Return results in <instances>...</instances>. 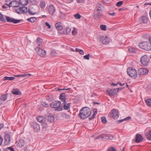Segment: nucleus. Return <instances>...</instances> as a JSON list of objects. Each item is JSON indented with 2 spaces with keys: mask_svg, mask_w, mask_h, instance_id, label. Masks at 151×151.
I'll return each mask as SVG.
<instances>
[{
  "mask_svg": "<svg viewBox=\"0 0 151 151\" xmlns=\"http://www.w3.org/2000/svg\"><path fill=\"white\" fill-rule=\"evenodd\" d=\"M91 114V110L88 107H85L81 109L78 116L81 119H84L89 117Z\"/></svg>",
  "mask_w": 151,
  "mask_h": 151,
  "instance_id": "f257e3e1",
  "label": "nucleus"
},
{
  "mask_svg": "<svg viewBox=\"0 0 151 151\" xmlns=\"http://www.w3.org/2000/svg\"><path fill=\"white\" fill-rule=\"evenodd\" d=\"M102 5L98 4L94 10L93 17L94 19H100L102 14Z\"/></svg>",
  "mask_w": 151,
  "mask_h": 151,
  "instance_id": "f03ea898",
  "label": "nucleus"
},
{
  "mask_svg": "<svg viewBox=\"0 0 151 151\" xmlns=\"http://www.w3.org/2000/svg\"><path fill=\"white\" fill-rule=\"evenodd\" d=\"M139 46L140 48L146 50L150 51L151 50V44L149 42H143L140 43Z\"/></svg>",
  "mask_w": 151,
  "mask_h": 151,
  "instance_id": "7ed1b4c3",
  "label": "nucleus"
},
{
  "mask_svg": "<svg viewBox=\"0 0 151 151\" xmlns=\"http://www.w3.org/2000/svg\"><path fill=\"white\" fill-rule=\"evenodd\" d=\"M61 102L59 101H55L52 102L50 106L52 108H55L56 110L61 111L63 110V107L61 106Z\"/></svg>",
  "mask_w": 151,
  "mask_h": 151,
  "instance_id": "20e7f679",
  "label": "nucleus"
},
{
  "mask_svg": "<svg viewBox=\"0 0 151 151\" xmlns=\"http://www.w3.org/2000/svg\"><path fill=\"white\" fill-rule=\"evenodd\" d=\"M128 74L133 79H135L137 76V72L136 70L133 68H129L127 69Z\"/></svg>",
  "mask_w": 151,
  "mask_h": 151,
  "instance_id": "39448f33",
  "label": "nucleus"
},
{
  "mask_svg": "<svg viewBox=\"0 0 151 151\" xmlns=\"http://www.w3.org/2000/svg\"><path fill=\"white\" fill-rule=\"evenodd\" d=\"M150 58L147 55H144L141 58L140 61L141 64L144 66H147L150 61Z\"/></svg>",
  "mask_w": 151,
  "mask_h": 151,
  "instance_id": "423d86ee",
  "label": "nucleus"
},
{
  "mask_svg": "<svg viewBox=\"0 0 151 151\" xmlns=\"http://www.w3.org/2000/svg\"><path fill=\"white\" fill-rule=\"evenodd\" d=\"M97 138L98 139H103L104 140L112 139L113 136L110 134H103L98 136Z\"/></svg>",
  "mask_w": 151,
  "mask_h": 151,
  "instance_id": "0eeeda50",
  "label": "nucleus"
},
{
  "mask_svg": "<svg viewBox=\"0 0 151 151\" xmlns=\"http://www.w3.org/2000/svg\"><path fill=\"white\" fill-rule=\"evenodd\" d=\"M35 51L40 55L42 57H44L46 55V51L41 49L40 47H37L35 48Z\"/></svg>",
  "mask_w": 151,
  "mask_h": 151,
  "instance_id": "6e6552de",
  "label": "nucleus"
},
{
  "mask_svg": "<svg viewBox=\"0 0 151 151\" xmlns=\"http://www.w3.org/2000/svg\"><path fill=\"white\" fill-rule=\"evenodd\" d=\"M9 4L8 3H6V4L8 5L9 7L12 6L14 7H18L20 4V2H19L17 1H13L11 2H9Z\"/></svg>",
  "mask_w": 151,
  "mask_h": 151,
  "instance_id": "1a4fd4ad",
  "label": "nucleus"
},
{
  "mask_svg": "<svg viewBox=\"0 0 151 151\" xmlns=\"http://www.w3.org/2000/svg\"><path fill=\"white\" fill-rule=\"evenodd\" d=\"M111 117L114 119H116L119 117V114L117 110L113 109L111 111V113L110 114Z\"/></svg>",
  "mask_w": 151,
  "mask_h": 151,
  "instance_id": "9d476101",
  "label": "nucleus"
},
{
  "mask_svg": "<svg viewBox=\"0 0 151 151\" xmlns=\"http://www.w3.org/2000/svg\"><path fill=\"white\" fill-rule=\"evenodd\" d=\"M27 8L24 6H20L19 9H16V12L18 14L24 13L27 12Z\"/></svg>",
  "mask_w": 151,
  "mask_h": 151,
  "instance_id": "9b49d317",
  "label": "nucleus"
},
{
  "mask_svg": "<svg viewBox=\"0 0 151 151\" xmlns=\"http://www.w3.org/2000/svg\"><path fill=\"white\" fill-rule=\"evenodd\" d=\"M100 42L104 44H106L110 42V40L107 36H101L99 39Z\"/></svg>",
  "mask_w": 151,
  "mask_h": 151,
  "instance_id": "f8f14e48",
  "label": "nucleus"
},
{
  "mask_svg": "<svg viewBox=\"0 0 151 151\" xmlns=\"http://www.w3.org/2000/svg\"><path fill=\"white\" fill-rule=\"evenodd\" d=\"M6 19L7 22L13 23L14 24L20 22L21 21V20L15 19L8 16H6Z\"/></svg>",
  "mask_w": 151,
  "mask_h": 151,
  "instance_id": "ddd939ff",
  "label": "nucleus"
},
{
  "mask_svg": "<svg viewBox=\"0 0 151 151\" xmlns=\"http://www.w3.org/2000/svg\"><path fill=\"white\" fill-rule=\"evenodd\" d=\"M48 13L51 15H53L55 11V9L53 5H50L47 7Z\"/></svg>",
  "mask_w": 151,
  "mask_h": 151,
  "instance_id": "4468645a",
  "label": "nucleus"
},
{
  "mask_svg": "<svg viewBox=\"0 0 151 151\" xmlns=\"http://www.w3.org/2000/svg\"><path fill=\"white\" fill-rule=\"evenodd\" d=\"M148 73V70L147 68H140L138 70V75H146Z\"/></svg>",
  "mask_w": 151,
  "mask_h": 151,
  "instance_id": "2eb2a0df",
  "label": "nucleus"
},
{
  "mask_svg": "<svg viewBox=\"0 0 151 151\" xmlns=\"http://www.w3.org/2000/svg\"><path fill=\"white\" fill-rule=\"evenodd\" d=\"M47 120L50 122H53L55 120V117L53 115L50 113H48L46 116Z\"/></svg>",
  "mask_w": 151,
  "mask_h": 151,
  "instance_id": "dca6fc26",
  "label": "nucleus"
},
{
  "mask_svg": "<svg viewBox=\"0 0 151 151\" xmlns=\"http://www.w3.org/2000/svg\"><path fill=\"white\" fill-rule=\"evenodd\" d=\"M11 141V136L9 134H6L4 137V143L5 145L9 144Z\"/></svg>",
  "mask_w": 151,
  "mask_h": 151,
  "instance_id": "f3484780",
  "label": "nucleus"
},
{
  "mask_svg": "<svg viewBox=\"0 0 151 151\" xmlns=\"http://www.w3.org/2000/svg\"><path fill=\"white\" fill-rule=\"evenodd\" d=\"M143 139V138L141 135L139 134H137L136 135L135 141L137 143L140 142Z\"/></svg>",
  "mask_w": 151,
  "mask_h": 151,
  "instance_id": "a211bd4d",
  "label": "nucleus"
},
{
  "mask_svg": "<svg viewBox=\"0 0 151 151\" xmlns=\"http://www.w3.org/2000/svg\"><path fill=\"white\" fill-rule=\"evenodd\" d=\"M24 142L22 139H19L17 142V147L21 148L23 147L24 145Z\"/></svg>",
  "mask_w": 151,
  "mask_h": 151,
  "instance_id": "6ab92c4d",
  "label": "nucleus"
},
{
  "mask_svg": "<svg viewBox=\"0 0 151 151\" xmlns=\"http://www.w3.org/2000/svg\"><path fill=\"white\" fill-rule=\"evenodd\" d=\"M63 106V108L65 110H70V103H68L67 104L66 101L64 102L62 104Z\"/></svg>",
  "mask_w": 151,
  "mask_h": 151,
  "instance_id": "aec40b11",
  "label": "nucleus"
},
{
  "mask_svg": "<svg viewBox=\"0 0 151 151\" xmlns=\"http://www.w3.org/2000/svg\"><path fill=\"white\" fill-rule=\"evenodd\" d=\"M106 92L108 93V94L110 96H114L115 95L116 93V89H107Z\"/></svg>",
  "mask_w": 151,
  "mask_h": 151,
  "instance_id": "412c9836",
  "label": "nucleus"
},
{
  "mask_svg": "<svg viewBox=\"0 0 151 151\" xmlns=\"http://www.w3.org/2000/svg\"><path fill=\"white\" fill-rule=\"evenodd\" d=\"M66 96L65 93H62L60 94L59 98L60 100L64 102L66 101Z\"/></svg>",
  "mask_w": 151,
  "mask_h": 151,
  "instance_id": "4be33fe9",
  "label": "nucleus"
},
{
  "mask_svg": "<svg viewBox=\"0 0 151 151\" xmlns=\"http://www.w3.org/2000/svg\"><path fill=\"white\" fill-rule=\"evenodd\" d=\"M12 93L15 95H21L22 94L21 92L18 89L14 88L12 91Z\"/></svg>",
  "mask_w": 151,
  "mask_h": 151,
  "instance_id": "5701e85b",
  "label": "nucleus"
},
{
  "mask_svg": "<svg viewBox=\"0 0 151 151\" xmlns=\"http://www.w3.org/2000/svg\"><path fill=\"white\" fill-rule=\"evenodd\" d=\"M37 121L42 123L46 122L45 118L43 116H38L37 117Z\"/></svg>",
  "mask_w": 151,
  "mask_h": 151,
  "instance_id": "b1692460",
  "label": "nucleus"
},
{
  "mask_svg": "<svg viewBox=\"0 0 151 151\" xmlns=\"http://www.w3.org/2000/svg\"><path fill=\"white\" fill-rule=\"evenodd\" d=\"M145 135L147 139L151 140V130L146 132Z\"/></svg>",
  "mask_w": 151,
  "mask_h": 151,
  "instance_id": "393cba45",
  "label": "nucleus"
},
{
  "mask_svg": "<svg viewBox=\"0 0 151 151\" xmlns=\"http://www.w3.org/2000/svg\"><path fill=\"white\" fill-rule=\"evenodd\" d=\"M137 51V49L133 47H130L128 49V51L130 53H136Z\"/></svg>",
  "mask_w": 151,
  "mask_h": 151,
  "instance_id": "a878e982",
  "label": "nucleus"
},
{
  "mask_svg": "<svg viewBox=\"0 0 151 151\" xmlns=\"http://www.w3.org/2000/svg\"><path fill=\"white\" fill-rule=\"evenodd\" d=\"M33 127L36 132H38L40 130V127L39 125L37 123H34L33 125Z\"/></svg>",
  "mask_w": 151,
  "mask_h": 151,
  "instance_id": "bb28decb",
  "label": "nucleus"
},
{
  "mask_svg": "<svg viewBox=\"0 0 151 151\" xmlns=\"http://www.w3.org/2000/svg\"><path fill=\"white\" fill-rule=\"evenodd\" d=\"M55 26L56 29L58 30H61L63 29V27L61 25L60 23H57L55 24Z\"/></svg>",
  "mask_w": 151,
  "mask_h": 151,
  "instance_id": "cd10ccee",
  "label": "nucleus"
},
{
  "mask_svg": "<svg viewBox=\"0 0 151 151\" xmlns=\"http://www.w3.org/2000/svg\"><path fill=\"white\" fill-rule=\"evenodd\" d=\"M42 124V129L43 131H46L48 128V125L46 122H44Z\"/></svg>",
  "mask_w": 151,
  "mask_h": 151,
  "instance_id": "c85d7f7f",
  "label": "nucleus"
},
{
  "mask_svg": "<svg viewBox=\"0 0 151 151\" xmlns=\"http://www.w3.org/2000/svg\"><path fill=\"white\" fill-rule=\"evenodd\" d=\"M8 96V93H6L4 95H2L1 96L0 99L1 100L5 101L6 100Z\"/></svg>",
  "mask_w": 151,
  "mask_h": 151,
  "instance_id": "c756f323",
  "label": "nucleus"
},
{
  "mask_svg": "<svg viewBox=\"0 0 151 151\" xmlns=\"http://www.w3.org/2000/svg\"><path fill=\"white\" fill-rule=\"evenodd\" d=\"M131 119V117L130 116H128L127 117H126L125 118H124L123 119H121L117 121V123H120L124 121H125V120H130Z\"/></svg>",
  "mask_w": 151,
  "mask_h": 151,
  "instance_id": "7c9ffc66",
  "label": "nucleus"
},
{
  "mask_svg": "<svg viewBox=\"0 0 151 151\" xmlns=\"http://www.w3.org/2000/svg\"><path fill=\"white\" fill-rule=\"evenodd\" d=\"M93 114L92 115V116H91L89 118V120H91V119L94 118L95 116H96V114L97 112V110L96 109H93Z\"/></svg>",
  "mask_w": 151,
  "mask_h": 151,
  "instance_id": "2f4dec72",
  "label": "nucleus"
},
{
  "mask_svg": "<svg viewBox=\"0 0 151 151\" xmlns=\"http://www.w3.org/2000/svg\"><path fill=\"white\" fill-rule=\"evenodd\" d=\"M141 19L142 21L144 23H147L148 21V19L147 17L145 16L142 17L141 18Z\"/></svg>",
  "mask_w": 151,
  "mask_h": 151,
  "instance_id": "473e14b6",
  "label": "nucleus"
},
{
  "mask_svg": "<svg viewBox=\"0 0 151 151\" xmlns=\"http://www.w3.org/2000/svg\"><path fill=\"white\" fill-rule=\"evenodd\" d=\"M71 29L69 27H66L64 31V33L66 34H69L71 32Z\"/></svg>",
  "mask_w": 151,
  "mask_h": 151,
  "instance_id": "72a5a7b5",
  "label": "nucleus"
},
{
  "mask_svg": "<svg viewBox=\"0 0 151 151\" xmlns=\"http://www.w3.org/2000/svg\"><path fill=\"white\" fill-rule=\"evenodd\" d=\"M15 79V78L12 77L5 76L4 77V81L9 80L10 81L13 80Z\"/></svg>",
  "mask_w": 151,
  "mask_h": 151,
  "instance_id": "f704fd0d",
  "label": "nucleus"
},
{
  "mask_svg": "<svg viewBox=\"0 0 151 151\" xmlns=\"http://www.w3.org/2000/svg\"><path fill=\"white\" fill-rule=\"evenodd\" d=\"M36 20V18L35 17H32L28 19L27 20L32 23L34 22Z\"/></svg>",
  "mask_w": 151,
  "mask_h": 151,
  "instance_id": "c9c22d12",
  "label": "nucleus"
},
{
  "mask_svg": "<svg viewBox=\"0 0 151 151\" xmlns=\"http://www.w3.org/2000/svg\"><path fill=\"white\" fill-rule=\"evenodd\" d=\"M145 102L147 105L151 107V99H146L145 100Z\"/></svg>",
  "mask_w": 151,
  "mask_h": 151,
  "instance_id": "e433bc0d",
  "label": "nucleus"
},
{
  "mask_svg": "<svg viewBox=\"0 0 151 151\" xmlns=\"http://www.w3.org/2000/svg\"><path fill=\"white\" fill-rule=\"evenodd\" d=\"M32 10V8H31L30 9L28 10V12L31 15H34L37 13V12L36 11H33Z\"/></svg>",
  "mask_w": 151,
  "mask_h": 151,
  "instance_id": "4c0bfd02",
  "label": "nucleus"
},
{
  "mask_svg": "<svg viewBox=\"0 0 151 151\" xmlns=\"http://www.w3.org/2000/svg\"><path fill=\"white\" fill-rule=\"evenodd\" d=\"M42 39L40 37L37 38L36 43L38 44L39 46H40L42 44Z\"/></svg>",
  "mask_w": 151,
  "mask_h": 151,
  "instance_id": "58836bf2",
  "label": "nucleus"
},
{
  "mask_svg": "<svg viewBox=\"0 0 151 151\" xmlns=\"http://www.w3.org/2000/svg\"><path fill=\"white\" fill-rule=\"evenodd\" d=\"M45 3L44 1H42L40 2V6L42 8H44L45 6Z\"/></svg>",
  "mask_w": 151,
  "mask_h": 151,
  "instance_id": "ea45409f",
  "label": "nucleus"
},
{
  "mask_svg": "<svg viewBox=\"0 0 151 151\" xmlns=\"http://www.w3.org/2000/svg\"><path fill=\"white\" fill-rule=\"evenodd\" d=\"M31 76V74L27 72L23 74H22V77L24 78H28Z\"/></svg>",
  "mask_w": 151,
  "mask_h": 151,
  "instance_id": "a19ab883",
  "label": "nucleus"
},
{
  "mask_svg": "<svg viewBox=\"0 0 151 151\" xmlns=\"http://www.w3.org/2000/svg\"><path fill=\"white\" fill-rule=\"evenodd\" d=\"M76 52H79V53L81 55H83L84 53V52L82 50H80L78 48L76 49Z\"/></svg>",
  "mask_w": 151,
  "mask_h": 151,
  "instance_id": "79ce46f5",
  "label": "nucleus"
},
{
  "mask_svg": "<svg viewBox=\"0 0 151 151\" xmlns=\"http://www.w3.org/2000/svg\"><path fill=\"white\" fill-rule=\"evenodd\" d=\"M0 20L4 22H6V20L4 18L2 14L0 13Z\"/></svg>",
  "mask_w": 151,
  "mask_h": 151,
  "instance_id": "37998d69",
  "label": "nucleus"
},
{
  "mask_svg": "<svg viewBox=\"0 0 151 151\" xmlns=\"http://www.w3.org/2000/svg\"><path fill=\"white\" fill-rule=\"evenodd\" d=\"M100 28L101 30L105 31L106 30V26L105 25L102 24L100 25Z\"/></svg>",
  "mask_w": 151,
  "mask_h": 151,
  "instance_id": "c03bdc74",
  "label": "nucleus"
},
{
  "mask_svg": "<svg viewBox=\"0 0 151 151\" xmlns=\"http://www.w3.org/2000/svg\"><path fill=\"white\" fill-rule=\"evenodd\" d=\"M101 120L102 122L104 124L106 123L107 122L106 117L104 116L101 117Z\"/></svg>",
  "mask_w": 151,
  "mask_h": 151,
  "instance_id": "a18cd8bd",
  "label": "nucleus"
},
{
  "mask_svg": "<svg viewBox=\"0 0 151 151\" xmlns=\"http://www.w3.org/2000/svg\"><path fill=\"white\" fill-rule=\"evenodd\" d=\"M123 4V1H121L117 2L116 4V6L118 7L120 6Z\"/></svg>",
  "mask_w": 151,
  "mask_h": 151,
  "instance_id": "49530a36",
  "label": "nucleus"
},
{
  "mask_svg": "<svg viewBox=\"0 0 151 151\" xmlns=\"http://www.w3.org/2000/svg\"><path fill=\"white\" fill-rule=\"evenodd\" d=\"M56 52L54 50H52L50 53V55L52 56H54L56 55Z\"/></svg>",
  "mask_w": 151,
  "mask_h": 151,
  "instance_id": "de8ad7c7",
  "label": "nucleus"
},
{
  "mask_svg": "<svg viewBox=\"0 0 151 151\" xmlns=\"http://www.w3.org/2000/svg\"><path fill=\"white\" fill-rule=\"evenodd\" d=\"M74 16L76 19H80L81 17V15L78 14H75L74 15Z\"/></svg>",
  "mask_w": 151,
  "mask_h": 151,
  "instance_id": "09e8293b",
  "label": "nucleus"
},
{
  "mask_svg": "<svg viewBox=\"0 0 151 151\" xmlns=\"http://www.w3.org/2000/svg\"><path fill=\"white\" fill-rule=\"evenodd\" d=\"M8 150H9L10 151H15L12 147H10L5 149V150L7 151Z\"/></svg>",
  "mask_w": 151,
  "mask_h": 151,
  "instance_id": "8fccbe9b",
  "label": "nucleus"
},
{
  "mask_svg": "<svg viewBox=\"0 0 151 151\" xmlns=\"http://www.w3.org/2000/svg\"><path fill=\"white\" fill-rule=\"evenodd\" d=\"M108 151H116V150L114 147H111L108 149Z\"/></svg>",
  "mask_w": 151,
  "mask_h": 151,
  "instance_id": "3c124183",
  "label": "nucleus"
},
{
  "mask_svg": "<svg viewBox=\"0 0 151 151\" xmlns=\"http://www.w3.org/2000/svg\"><path fill=\"white\" fill-rule=\"evenodd\" d=\"M90 55L89 54H87L84 56L83 57V58L85 59H86L87 60H88L89 59V56Z\"/></svg>",
  "mask_w": 151,
  "mask_h": 151,
  "instance_id": "603ef678",
  "label": "nucleus"
},
{
  "mask_svg": "<svg viewBox=\"0 0 151 151\" xmlns=\"http://www.w3.org/2000/svg\"><path fill=\"white\" fill-rule=\"evenodd\" d=\"M72 34L73 35H75L77 33L76 31L75 30V28L73 30L72 32Z\"/></svg>",
  "mask_w": 151,
  "mask_h": 151,
  "instance_id": "864d4df0",
  "label": "nucleus"
},
{
  "mask_svg": "<svg viewBox=\"0 0 151 151\" xmlns=\"http://www.w3.org/2000/svg\"><path fill=\"white\" fill-rule=\"evenodd\" d=\"M45 25L47 27H48V29H50L51 28V27L50 25L47 22L45 23Z\"/></svg>",
  "mask_w": 151,
  "mask_h": 151,
  "instance_id": "5fc2aeb1",
  "label": "nucleus"
},
{
  "mask_svg": "<svg viewBox=\"0 0 151 151\" xmlns=\"http://www.w3.org/2000/svg\"><path fill=\"white\" fill-rule=\"evenodd\" d=\"M3 139L2 137H1V136L0 135V145H1L3 142Z\"/></svg>",
  "mask_w": 151,
  "mask_h": 151,
  "instance_id": "6e6d98bb",
  "label": "nucleus"
},
{
  "mask_svg": "<svg viewBox=\"0 0 151 151\" xmlns=\"http://www.w3.org/2000/svg\"><path fill=\"white\" fill-rule=\"evenodd\" d=\"M74 0H65V1L68 3H70L73 2Z\"/></svg>",
  "mask_w": 151,
  "mask_h": 151,
  "instance_id": "4d7b16f0",
  "label": "nucleus"
},
{
  "mask_svg": "<svg viewBox=\"0 0 151 151\" xmlns=\"http://www.w3.org/2000/svg\"><path fill=\"white\" fill-rule=\"evenodd\" d=\"M84 0H77V1L79 3H83Z\"/></svg>",
  "mask_w": 151,
  "mask_h": 151,
  "instance_id": "13d9d810",
  "label": "nucleus"
},
{
  "mask_svg": "<svg viewBox=\"0 0 151 151\" xmlns=\"http://www.w3.org/2000/svg\"><path fill=\"white\" fill-rule=\"evenodd\" d=\"M110 15H111V16H114L115 14H116V13L115 12H114L112 13H108Z\"/></svg>",
  "mask_w": 151,
  "mask_h": 151,
  "instance_id": "bf43d9fd",
  "label": "nucleus"
},
{
  "mask_svg": "<svg viewBox=\"0 0 151 151\" xmlns=\"http://www.w3.org/2000/svg\"><path fill=\"white\" fill-rule=\"evenodd\" d=\"M43 105L45 106V107H47L49 106V105L47 104L44 103L43 104Z\"/></svg>",
  "mask_w": 151,
  "mask_h": 151,
  "instance_id": "052dcab7",
  "label": "nucleus"
},
{
  "mask_svg": "<svg viewBox=\"0 0 151 151\" xmlns=\"http://www.w3.org/2000/svg\"><path fill=\"white\" fill-rule=\"evenodd\" d=\"M70 89V88H68L67 89H65V88L61 89V90H68V91H69Z\"/></svg>",
  "mask_w": 151,
  "mask_h": 151,
  "instance_id": "680f3d73",
  "label": "nucleus"
},
{
  "mask_svg": "<svg viewBox=\"0 0 151 151\" xmlns=\"http://www.w3.org/2000/svg\"><path fill=\"white\" fill-rule=\"evenodd\" d=\"M118 84H119L121 86H124V85L125 84V83H124L123 84H122L120 82H118Z\"/></svg>",
  "mask_w": 151,
  "mask_h": 151,
  "instance_id": "e2e57ef3",
  "label": "nucleus"
},
{
  "mask_svg": "<svg viewBox=\"0 0 151 151\" xmlns=\"http://www.w3.org/2000/svg\"><path fill=\"white\" fill-rule=\"evenodd\" d=\"M4 125L3 124H0V130L3 127Z\"/></svg>",
  "mask_w": 151,
  "mask_h": 151,
  "instance_id": "0e129e2a",
  "label": "nucleus"
},
{
  "mask_svg": "<svg viewBox=\"0 0 151 151\" xmlns=\"http://www.w3.org/2000/svg\"><path fill=\"white\" fill-rule=\"evenodd\" d=\"M118 84V83H117V84H115L114 83H112L111 85L113 86H116Z\"/></svg>",
  "mask_w": 151,
  "mask_h": 151,
  "instance_id": "69168bd1",
  "label": "nucleus"
},
{
  "mask_svg": "<svg viewBox=\"0 0 151 151\" xmlns=\"http://www.w3.org/2000/svg\"><path fill=\"white\" fill-rule=\"evenodd\" d=\"M124 10V8H120V9H119V11H120L121 10Z\"/></svg>",
  "mask_w": 151,
  "mask_h": 151,
  "instance_id": "338daca9",
  "label": "nucleus"
},
{
  "mask_svg": "<svg viewBox=\"0 0 151 151\" xmlns=\"http://www.w3.org/2000/svg\"><path fill=\"white\" fill-rule=\"evenodd\" d=\"M2 7L3 9H5L6 8V6L4 5L2 6Z\"/></svg>",
  "mask_w": 151,
  "mask_h": 151,
  "instance_id": "774afa93",
  "label": "nucleus"
}]
</instances>
